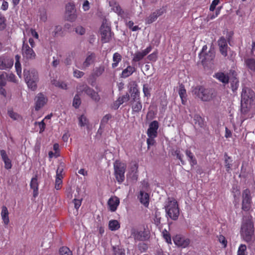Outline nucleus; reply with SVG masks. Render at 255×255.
I'll return each mask as SVG.
<instances>
[{
  "label": "nucleus",
  "mask_w": 255,
  "mask_h": 255,
  "mask_svg": "<svg viewBox=\"0 0 255 255\" xmlns=\"http://www.w3.org/2000/svg\"><path fill=\"white\" fill-rule=\"evenodd\" d=\"M252 216L242 223L241 228V236L247 243L252 244L255 241V233Z\"/></svg>",
  "instance_id": "nucleus-1"
},
{
  "label": "nucleus",
  "mask_w": 255,
  "mask_h": 255,
  "mask_svg": "<svg viewBox=\"0 0 255 255\" xmlns=\"http://www.w3.org/2000/svg\"><path fill=\"white\" fill-rule=\"evenodd\" d=\"M192 93L203 102H209L215 97L214 90L213 89L205 88L202 85L193 87Z\"/></svg>",
  "instance_id": "nucleus-2"
},
{
  "label": "nucleus",
  "mask_w": 255,
  "mask_h": 255,
  "mask_svg": "<svg viewBox=\"0 0 255 255\" xmlns=\"http://www.w3.org/2000/svg\"><path fill=\"white\" fill-rule=\"evenodd\" d=\"M199 58L204 67H210L213 64V61L215 57V52L214 48H211L207 51V46H203L201 51L199 54Z\"/></svg>",
  "instance_id": "nucleus-3"
},
{
  "label": "nucleus",
  "mask_w": 255,
  "mask_h": 255,
  "mask_svg": "<svg viewBox=\"0 0 255 255\" xmlns=\"http://www.w3.org/2000/svg\"><path fill=\"white\" fill-rule=\"evenodd\" d=\"M255 104V93L251 88L244 87L241 94L242 110H243L244 105L247 109L250 108V106Z\"/></svg>",
  "instance_id": "nucleus-4"
},
{
  "label": "nucleus",
  "mask_w": 255,
  "mask_h": 255,
  "mask_svg": "<svg viewBox=\"0 0 255 255\" xmlns=\"http://www.w3.org/2000/svg\"><path fill=\"white\" fill-rule=\"evenodd\" d=\"M165 209L168 217L173 220H177L179 215V208L177 201L174 198H168Z\"/></svg>",
  "instance_id": "nucleus-5"
},
{
  "label": "nucleus",
  "mask_w": 255,
  "mask_h": 255,
  "mask_svg": "<svg viewBox=\"0 0 255 255\" xmlns=\"http://www.w3.org/2000/svg\"><path fill=\"white\" fill-rule=\"evenodd\" d=\"M25 81L28 87L32 91H35L37 89V82L38 81V75L37 72L34 70H24L23 71Z\"/></svg>",
  "instance_id": "nucleus-6"
},
{
  "label": "nucleus",
  "mask_w": 255,
  "mask_h": 255,
  "mask_svg": "<svg viewBox=\"0 0 255 255\" xmlns=\"http://www.w3.org/2000/svg\"><path fill=\"white\" fill-rule=\"evenodd\" d=\"M126 167V164L125 163L118 160L114 163V175L119 183H122L125 180Z\"/></svg>",
  "instance_id": "nucleus-7"
},
{
  "label": "nucleus",
  "mask_w": 255,
  "mask_h": 255,
  "mask_svg": "<svg viewBox=\"0 0 255 255\" xmlns=\"http://www.w3.org/2000/svg\"><path fill=\"white\" fill-rule=\"evenodd\" d=\"M252 197L249 189L243 191L242 194V209L246 212L252 210Z\"/></svg>",
  "instance_id": "nucleus-8"
},
{
  "label": "nucleus",
  "mask_w": 255,
  "mask_h": 255,
  "mask_svg": "<svg viewBox=\"0 0 255 255\" xmlns=\"http://www.w3.org/2000/svg\"><path fill=\"white\" fill-rule=\"evenodd\" d=\"M77 90L78 92H84L87 96L96 102H98L100 100L101 98L98 93L85 84L78 85L77 86Z\"/></svg>",
  "instance_id": "nucleus-9"
},
{
  "label": "nucleus",
  "mask_w": 255,
  "mask_h": 255,
  "mask_svg": "<svg viewBox=\"0 0 255 255\" xmlns=\"http://www.w3.org/2000/svg\"><path fill=\"white\" fill-rule=\"evenodd\" d=\"M131 237L135 241L143 242L149 239L150 234L149 231L145 229L139 230L136 228H132L131 230Z\"/></svg>",
  "instance_id": "nucleus-10"
},
{
  "label": "nucleus",
  "mask_w": 255,
  "mask_h": 255,
  "mask_svg": "<svg viewBox=\"0 0 255 255\" xmlns=\"http://www.w3.org/2000/svg\"><path fill=\"white\" fill-rule=\"evenodd\" d=\"M101 41L103 43L109 42L112 39V33L110 25L106 20L103 21L100 27ZM114 35V33H113Z\"/></svg>",
  "instance_id": "nucleus-11"
},
{
  "label": "nucleus",
  "mask_w": 255,
  "mask_h": 255,
  "mask_svg": "<svg viewBox=\"0 0 255 255\" xmlns=\"http://www.w3.org/2000/svg\"><path fill=\"white\" fill-rule=\"evenodd\" d=\"M25 41H23L21 54L23 57L27 60H34L36 57L35 52Z\"/></svg>",
  "instance_id": "nucleus-12"
},
{
  "label": "nucleus",
  "mask_w": 255,
  "mask_h": 255,
  "mask_svg": "<svg viewBox=\"0 0 255 255\" xmlns=\"http://www.w3.org/2000/svg\"><path fill=\"white\" fill-rule=\"evenodd\" d=\"M13 60L9 55L4 54L0 56V70H7L12 68Z\"/></svg>",
  "instance_id": "nucleus-13"
},
{
  "label": "nucleus",
  "mask_w": 255,
  "mask_h": 255,
  "mask_svg": "<svg viewBox=\"0 0 255 255\" xmlns=\"http://www.w3.org/2000/svg\"><path fill=\"white\" fill-rule=\"evenodd\" d=\"M35 110L38 111L44 106L48 101L47 97L42 93H38L34 99Z\"/></svg>",
  "instance_id": "nucleus-14"
},
{
  "label": "nucleus",
  "mask_w": 255,
  "mask_h": 255,
  "mask_svg": "<svg viewBox=\"0 0 255 255\" xmlns=\"http://www.w3.org/2000/svg\"><path fill=\"white\" fill-rule=\"evenodd\" d=\"M173 240L176 246L182 248L187 247L190 243L189 239L185 238L179 235H176L173 238Z\"/></svg>",
  "instance_id": "nucleus-15"
},
{
  "label": "nucleus",
  "mask_w": 255,
  "mask_h": 255,
  "mask_svg": "<svg viewBox=\"0 0 255 255\" xmlns=\"http://www.w3.org/2000/svg\"><path fill=\"white\" fill-rule=\"evenodd\" d=\"M151 46L149 45L146 49L142 51H137L133 55L132 61L134 62H138L141 60L146 55H147L152 50Z\"/></svg>",
  "instance_id": "nucleus-16"
},
{
  "label": "nucleus",
  "mask_w": 255,
  "mask_h": 255,
  "mask_svg": "<svg viewBox=\"0 0 255 255\" xmlns=\"http://www.w3.org/2000/svg\"><path fill=\"white\" fill-rule=\"evenodd\" d=\"M219 50L221 54L224 57L228 55V50L230 49L227 44V40L223 36L221 37L218 41Z\"/></svg>",
  "instance_id": "nucleus-17"
},
{
  "label": "nucleus",
  "mask_w": 255,
  "mask_h": 255,
  "mask_svg": "<svg viewBox=\"0 0 255 255\" xmlns=\"http://www.w3.org/2000/svg\"><path fill=\"white\" fill-rule=\"evenodd\" d=\"M159 128L158 123L156 121H152L149 125L147 130V136L157 137V129Z\"/></svg>",
  "instance_id": "nucleus-18"
},
{
  "label": "nucleus",
  "mask_w": 255,
  "mask_h": 255,
  "mask_svg": "<svg viewBox=\"0 0 255 255\" xmlns=\"http://www.w3.org/2000/svg\"><path fill=\"white\" fill-rule=\"evenodd\" d=\"M119 204L120 199L115 196L111 197L108 201V206L111 212L116 211Z\"/></svg>",
  "instance_id": "nucleus-19"
},
{
  "label": "nucleus",
  "mask_w": 255,
  "mask_h": 255,
  "mask_svg": "<svg viewBox=\"0 0 255 255\" xmlns=\"http://www.w3.org/2000/svg\"><path fill=\"white\" fill-rule=\"evenodd\" d=\"M0 154L1 159L4 163V168L6 169H10L12 167L11 161L8 157L6 152L4 149L0 150Z\"/></svg>",
  "instance_id": "nucleus-20"
},
{
  "label": "nucleus",
  "mask_w": 255,
  "mask_h": 255,
  "mask_svg": "<svg viewBox=\"0 0 255 255\" xmlns=\"http://www.w3.org/2000/svg\"><path fill=\"white\" fill-rule=\"evenodd\" d=\"M0 215L4 226H7L9 223V212L6 206L2 207Z\"/></svg>",
  "instance_id": "nucleus-21"
},
{
  "label": "nucleus",
  "mask_w": 255,
  "mask_h": 255,
  "mask_svg": "<svg viewBox=\"0 0 255 255\" xmlns=\"http://www.w3.org/2000/svg\"><path fill=\"white\" fill-rule=\"evenodd\" d=\"M214 77L224 84H227L229 82V77L228 74L224 72H217L215 74Z\"/></svg>",
  "instance_id": "nucleus-22"
},
{
  "label": "nucleus",
  "mask_w": 255,
  "mask_h": 255,
  "mask_svg": "<svg viewBox=\"0 0 255 255\" xmlns=\"http://www.w3.org/2000/svg\"><path fill=\"white\" fill-rule=\"evenodd\" d=\"M129 99V96L128 94L127 93L126 95L120 97L114 104L115 109H118L119 107L123 104L124 102H127Z\"/></svg>",
  "instance_id": "nucleus-23"
},
{
  "label": "nucleus",
  "mask_w": 255,
  "mask_h": 255,
  "mask_svg": "<svg viewBox=\"0 0 255 255\" xmlns=\"http://www.w3.org/2000/svg\"><path fill=\"white\" fill-rule=\"evenodd\" d=\"M30 186V188L33 190V196L36 197L38 194V183L36 176L31 179Z\"/></svg>",
  "instance_id": "nucleus-24"
},
{
  "label": "nucleus",
  "mask_w": 255,
  "mask_h": 255,
  "mask_svg": "<svg viewBox=\"0 0 255 255\" xmlns=\"http://www.w3.org/2000/svg\"><path fill=\"white\" fill-rule=\"evenodd\" d=\"M140 202L145 206L147 207L149 204V195L147 193L142 191H140V195L138 197Z\"/></svg>",
  "instance_id": "nucleus-25"
},
{
  "label": "nucleus",
  "mask_w": 255,
  "mask_h": 255,
  "mask_svg": "<svg viewBox=\"0 0 255 255\" xmlns=\"http://www.w3.org/2000/svg\"><path fill=\"white\" fill-rule=\"evenodd\" d=\"M136 70L134 67L131 66H128L126 69H125L122 73V75L123 78H127L131 75L133 72Z\"/></svg>",
  "instance_id": "nucleus-26"
},
{
  "label": "nucleus",
  "mask_w": 255,
  "mask_h": 255,
  "mask_svg": "<svg viewBox=\"0 0 255 255\" xmlns=\"http://www.w3.org/2000/svg\"><path fill=\"white\" fill-rule=\"evenodd\" d=\"M120 224L116 220H111L109 222V229L112 231H117L120 228Z\"/></svg>",
  "instance_id": "nucleus-27"
},
{
  "label": "nucleus",
  "mask_w": 255,
  "mask_h": 255,
  "mask_svg": "<svg viewBox=\"0 0 255 255\" xmlns=\"http://www.w3.org/2000/svg\"><path fill=\"white\" fill-rule=\"evenodd\" d=\"M122 57L121 55L118 53L116 52L113 54V63L112 64V66L113 68H115L118 66L119 63L121 61Z\"/></svg>",
  "instance_id": "nucleus-28"
},
{
  "label": "nucleus",
  "mask_w": 255,
  "mask_h": 255,
  "mask_svg": "<svg viewBox=\"0 0 255 255\" xmlns=\"http://www.w3.org/2000/svg\"><path fill=\"white\" fill-rule=\"evenodd\" d=\"M94 58L95 54L94 53H91L90 55H88L83 63V68H86L88 67L94 62Z\"/></svg>",
  "instance_id": "nucleus-29"
},
{
  "label": "nucleus",
  "mask_w": 255,
  "mask_h": 255,
  "mask_svg": "<svg viewBox=\"0 0 255 255\" xmlns=\"http://www.w3.org/2000/svg\"><path fill=\"white\" fill-rule=\"evenodd\" d=\"M20 57L18 55H16L15 56V68L17 73V74L18 75L19 77H21V64L20 63Z\"/></svg>",
  "instance_id": "nucleus-30"
},
{
  "label": "nucleus",
  "mask_w": 255,
  "mask_h": 255,
  "mask_svg": "<svg viewBox=\"0 0 255 255\" xmlns=\"http://www.w3.org/2000/svg\"><path fill=\"white\" fill-rule=\"evenodd\" d=\"M245 64L248 68L251 71L255 72V59L248 58L245 60Z\"/></svg>",
  "instance_id": "nucleus-31"
},
{
  "label": "nucleus",
  "mask_w": 255,
  "mask_h": 255,
  "mask_svg": "<svg viewBox=\"0 0 255 255\" xmlns=\"http://www.w3.org/2000/svg\"><path fill=\"white\" fill-rule=\"evenodd\" d=\"M186 156L189 158L188 160L191 166H193L197 164V160L192 152L189 150H186L185 152Z\"/></svg>",
  "instance_id": "nucleus-32"
},
{
  "label": "nucleus",
  "mask_w": 255,
  "mask_h": 255,
  "mask_svg": "<svg viewBox=\"0 0 255 255\" xmlns=\"http://www.w3.org/2000/svg\"><path fill=\"white\" fill-rule=\"evenodd\" d=\"M110 6L112 7L113 10L118 13V15L124 14V11L118 3L114 2L113 4H110Z\"/></svg>",
  "instance_id": "nucleus-33"
},
{
  "label": "nucleus",
  "mask_w": 255,
  "mask_h": 255,
  "mask_svg": "<svg viewBox=\"0 0 255 255\" xmlns=\"http://www.w3.org/2000/svg\"><path fill=\"white\" fill-rule=\"evenodd\" d=\"M225 166L226 168V171L229 172L231 169L232 165V159L230 156H229L227 153L225 154Z\"/></svg>",
  "instance_id": "nucleus-34"
},
{
  "label": "nucleus",
  "mask_w": 255,
  "mask_h": 255,
  "mask_svg": "<svg viewBox=\"0 0 255 255\" xmlns=\"http://www.w3.org/2000/svg\"><path fill=\"white\" fill-rule=\"evenodd\" d=\"M142 108V104L139 101H134L132 104V112L134 113H139Z\"/></svg>",
  "instance_id": "nucleus-35"
},
{
  "label": "nucleus",
  "mask_w": 255,
  "mask_h": 255,
  "mask_svg": "<svg viewBox=\"0 0 255 255\" xmlns=\"http://www.w3.org/2000/svg\"><path fill=\"white\" fill-rule=\"evenodd\" d=\"M39 17L40 20L42 22H46L47 20V10L45 8L39 9Z\"/></svg>",
  "instance_id": "nucleus-36"
},
{
  "label": "nucleus",
  "mask_w": 255,
  "mask_h": 255,
  "mask_svg": "<svg viewBox=\"0 0 255 255\" xmlns=\"http://www.w3.org/2000/svg\"><path fill=\"white\" fill-rule=\"evenodd\" d=\"M52 35L54 37L63 35V30L61 25H56L55 26L54 30L52 32Z\"/></svg>",
  "instance_id": "nucleus-37"
},
{
  "label": "nucleus",
  "mask_w": 255,
  "mask_h": 255,
  "mask_svg": "<svg viewBox=\"0 0 255 255\" xmlns=\"http://www.w3.org/2000/svg\"><path fill=\"white\" fill-rule=\"evenodd\" d=\"M105 71V67L103 65L100 66L98 67H96L94 69L93 76L94 77L100 76Z\"/></svg>",
  "instance_id": "nucleus-38"
},
{
  "label": "nucleus",
  "mask_w": 255,
  "mask_h": 255,
  "mask_svg": "<svg viewBox=\"0 0 255 255\" xmlns=\"http://www.w3.org/2000/svg\"><path fill=\"white\" fill-rule=\"evenodd\" d=\"M237 255H248L246 245L242 244L239 246Z\"/></svg>",
  "instance_id": "nucleus-39"
},
{
  "label": "nucleus",
  "mask_w": 255,
  "mask_h": 255,
  "mask_svg": "<svg viewBox=\"0 0 255 255\" xmlns=\"http://www.w3.org/2000/svg\"><path fill=\"white\" fill-rule=\"evenodd\" d=\"M158 17L155 12H152L148 17L145 18V22L147 24H150L156 21Z\"/></svg>",
  "instance_id": "nucleus-40"
},
{
  "label": "nucleus",
  "mask_w": 255,
  "mask_h": 255,
  "mask_svg": "<svg viewBox=\"0 0 255 255\" xmlns=\"http://www.w3.org/2000/svg\"><path fill=\"white\" fill-rule=\"evenodd\" d=\"M7 114L9 117L13 120H18V119H22L21 116L18 113L13 112L12 110H8Z\"/></svg>",
  "instance_id": "nucleus-41"
},
{
  "label": "nucleus",
  "mask_w": 255,
  "mask_h": 255,
  "mask_svg": "<svg viewBox=\"0 0 255 255\" xmlns=\"http://www.w3.org/2000/svg\"><path fill=\"white\" fill-rule=\"evenodd\" d=\"M75 53L74 52H70L67 55V57L65 60L64 63L65 64L68 65L71 64L72 60L74 59Z\"/></svg>",
  "instance_id": "nucleus-42"
},
{
  "label": "nucleus",
  "mask_w": 255,
  "mask_h": 255,
  "mask_svg": "<svg viewBox=\"0 0 255 255\" xmlns=\"http://www.w3.org/2000/svg\"><path fill=\"white\" fill-rule=\"evenodd\" d=\"M137 248L140 253L146 252L148 248V245L145 243H140L137 245Z\"/></svg>",
  "instance_id": "nucleus-43"
},
{
  "label": "nucleus",
  "mask_w": 255,
  "mask_h": 255,
  "mask_svg": "<svg viewBox=\"0 0 255 255\" xmlns=\"http://www.w3.org/2000/svg\"><path fill=\"white\" fill-rule=\"evenodd\" d=\"M60 255H73L72 252L66 247H62L59 250Z\"/></svg>",
  "instance_id": "nucleus-44"
},
{
  "label": "nucleus",
  "mask_w": 255,
  "mask_h": 255,
  "mask_svg": "<svg viewBox=\"0 0 255 255\" xmlns=\"http://www.w3.org/2000/svg\"><path fill=\"white\" fill-rule=\"evenodd\" d=\"M162 236L167 243L168 244H172L170 234L166 230H164L162 232Z\"/></svg>",
  "instance_id": "nucleus-45"
},
{
  "label": "nucleus",
  "mask_w": 255,
  "mask_h": 255,
  "mask_svg": "<svg viewBox=\"0 0 255 255\" xmlns=\"http://www.w3.org/2000/svg\"><path fill=\"white\" fill-rule=\"evenodd\" d=\"M81 104V101L80 96L79 95L76 94L73 99V106L75 108L77 109L79 107Z\"/></svg>",
  "instance_id": "nucleus-46"
},
{
  "label": "nucleus",
  "mask_w": 255,
  "mask_h": 255,
  "mask_svg": "<svg viewBox=\"0 0 255 255\" xmlns=\"http://www.w3.org/2000/svg\"><path fill=\"white\" fill-rule=\"evenodd\" d=\"M114 255H125V250L119 247H113Z\"/></svg>",
  "instance_id": "nucleus-47"
},
{
  "label": "nucleus",
  "mask_w": 255,
  "mask_h": 255,
  "mask_svg": "<svg viewBox=\"0 0 255 255\" xmlns=\"http://www.w3.org/2000/svg\"><path fill=\"white\" fill-rule=\"evenodd\" d=\"M167 10V6H163L162 7H160L159 9H156L154 11L155 13L157 14V16L158 17L163 14L166 12Z\"/></svg>",
  "instance_id": "nucleus-48"
},
{
  "label": "nucleus",
  "mask_w": 255,
  "mask_h": 255,
  "mask_svg": "<svg viewBox=\"0 0 255 255\" xmlns=\"http://www.w3.org/2000/svg\"><path fill=\"white\" fill-rule=\"evenodd\" d=\"M6 19L4 15L0 13V30L4 29L6 27Z\"/></svg>",
  "instance_id": "nucleus-49"
},
{
  "label": "nucleus",
  "mask_w": 255,
  "mask_h": 255,
  "mask_svg": "<svg viewBox=\"0 0 255 255\" xmlns=\"http://www.w3.org/2000/svg\"><path fill=\"white\" fill-rule=\"evenodd\" d=\"M63 177H59L56 176L55 185V188L56 190H59L61 188V184L62 183V178Z\"/></svg>",
  "instance_id": "nucleus-50"
},
{
  "label": "nucleus",
  "mask_w": 255,
  "mask_h": 255,
  "mask_svg": "<svg viewBox=\"0 0 255 255\" xmlns=\"http://www.w3.org/2000/svg\"><path fill=\"white\" fill-rule=\"evenodd\" d=\"M53 84L55 85V86L60 88L62 89H67V84L63 81H56L53 83Z\"/></svg>",
  "instance_id": "nucleus-51"
},
{
  "label": "nucleus",
  "mask_w": 255,
  "mask_h": 255,
  "mask_svg": "<svg viewBox=\"0 0 255 255\" xmlns=\"http://www.w3.org/2000/svg\"><path fill=\"white\" fill-rule=\"evenodd\" d=\"M6 73L3 72L0 75V86H5L6 85Z\"/></svg>",
  "instance_id": "nucleus-52"
},
{
  "label": "nucleus",
  "mask_w": 255,
  "mask_h": 255,
  "mask_svg": "<svg viewBox=\"0 0 255 255\" xmlns=\"http://www.w3.org/2000/svg\"><path fill=\"white\" fill-rule=\"evenodd\" d=\"M231 88L233 92L236 91L239 86V81L236 78H235L231 82Z\"/></svg>",
  "instance_id": "nucleus-53"
},
{
  "label": "nucleus",
  "mask_w": 255,
  "mask_h": 255,
  "mask_svg": "<svg viewBox=\"0 0 255 255\" xmlns=\"http://www.w3.org/2000/svg\"><path fill=\"white\" fill-rule=\"evenodd\" d=\"M179 95L180 99H182L183 97H187L186 90L185 89L183 85H181V86H180Z\"/></svg>",
  "instance_id": "nucleus-54"
},
{
  "label": "nucleus",
  "mask_w": 255,
  "mask_h": 255,
  "mask_svg": "<svg viewBox=\"0 0 255 255\" xmlns=\"http://www.w3.org/2000/svg\"><path fill=\"white\" fill-rule=\"evenodd\" d=\"M64 166L63 164L60 163V164L59 165V166L57 167V170H56V176L63 177L62 172L64 170Z\"/></svg>",
  "instance_id": "nucleus-55"
},
{
  "label": "nucleus",
  "mask_w": 255,
  "mask_h": 255,
  "mask_svg": "<svg viewBox=\"0 0 255 255\" xmlns=\"http://www.w3.org/2000/svg\"><path fill=\"white\" fill-rule=\"evenodd\" d=\"M133 24H134V23L132 21H129L127 23V26L129 29H131V30L132 31H135L140 29L139 27L137 25L133 26Z\"/></svg>",
  "instance_id": "nucleus-56"
},
{
  "label": "nucleus",
  "mask_w": 255,
  "mask_h": 255,
  "mask_svg": "<svg viewBox=\"0 0 255 255\" xmlns=\"http://www.w3.org/2000/svg\"><path fill=\"white\" fill-rule=\"evenodd\" d=\"M218 241L222 244L224 248H226L227 246V241L223 235H220L219 236Z\"/></svg>",
  "instance_id": "nucleus-57"
},
{
  "label": "nucleus",
  "mask_w": 255,
  "mask_h": 255,
  "mask_svg": "<svg viewBox=\"0 0 255 255\" xmlns=\"http://www.w3.org/2000/svg\"><path fill=\"white\" fill-rule=\"evenodd\" d=\"M148 137L146 140V142H147L148 148H149L150 146L154 145V144L155 143V140L154 138L156 137H154V136L151 137L150 136H148Z\"/></svg>",
  "instance_id": "nucleus-58"
},
{
  "label": "nucleus",
  "mask_w": 255,
  "mask_h": 255,
  "mask_svg": "<svg viewBox=\"0 0 255 255\" xmlns=\"http://www.w3.org/2000/svg\"><path fill=\"white\" fill-rule=\"evenodd\" d=\"M79 125L84 127L87 124V119L84 115H82L79 118Z\"/></svg>",
  "instance_id": "nucleus-59"
},
{
  "label": "nucleus",
  "mask_w": 255,
  "mask_h": 255,
  "mask_svg": "<svg viewBox=\"0 0 255 255\" xmlns=\"http://www.w3.org/2000/svg\"><path fill=\"white\" fill-rule=\"evenodd\" d=\"M147 58L150 61H156L157 58V52H154L152 53L151 54L148 55Z\"/></svg>",
  "instance_id": "nucleus-60"
},
{
  "label": "nucleus",
  "mask_w": 255,
  "mask_h": 255,
  "mask_svg": "<svg viewBox=\"0 0 255 255\" xmlns=\"http://www.w3.org/2000/svg\"><path fill=\"white\" fill-rule=\"evenodd\" d=\"M112 118V116L111 114H107L102 119L101 122V125H105L107 124L109 120Z\"/></svg>",
  "instance_id": "nucleus-61"
},
{
  "label": "nucleus",
  "mask_w": 255,
  "mask_h": 255,
  "mask_svg": "<svg viewBox=\"0 0 255 255\" xmlns=\"http://www.w3.org/2000/svg\"><path fill=\"white\" fill-rule=\"evenodd\" d=\"M37 124H38L39 127V128H40L39 133L43 132L44 131L45 128V127H46V125H45V124L44 122V121L42 120V121H41L40 122H36L35 123V125H36Z\"/></svg>",
  "instance_id": "nucleus-62"
},
{
  "label": "nucleus",
  "mask_w": 255,
  "mask_h": 255,
  "mask_svg": "<svg viewBox=\"0 0 255 255\" xmlns=\"http://www.w3.org/2000/svg\"><path fill=\"white\" fill-rule=\"evenodd\" d=\"M6 76L8 81L13 83L16 82L15 76L13 74L10 73L8 74L6 73Z\"/></svg>",
  "instance_id": "nucleus-63"
},
{
  "label": "nucleus",
  "mask_w": 255,
  "mask_h": 255,
  "mask_svg": "<svg viewBox=\"0 0 255 255\" xmlns=\"http://www.w3.org/2000/svg\"><path fill=\"white\" fill-rule=\"evenodd\" d=\"M219 2L220 0H213L210 6V10L213 11L215 9L216 6L219 3Z\"/></svg>",
  "instance_id": "nucleus-64"
}]
</instances>
